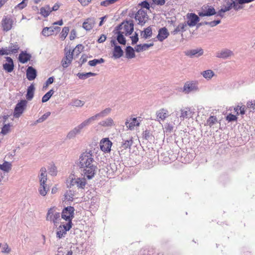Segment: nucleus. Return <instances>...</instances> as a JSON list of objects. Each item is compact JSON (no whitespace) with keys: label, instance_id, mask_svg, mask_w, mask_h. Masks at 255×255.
I'll use <instances>...</instances> for the list:
<instances>
[{"label":"nucleus","instance_id":"nucleus-1","mask_svg":"<svg viewBox=\"0 0 255 255\" xmlns=\"http://www.w3.org/2000/svg\"><path fill=\"white\" fill-rule=\"evenodd\" d=\"M94 159L91 151L83 152L79 158V166L80 168L94 165Z\"/></svg>","mask_w":255,"mask_h":255},{"label":"nucleus","instance_id":"nucleus-2","mask_svg":"<svg viewBox=\"0 0 255 255\" xmlns=\"http://www.w3.org/2000/svg\"><path fill=\"white\" fill-rule=\"evenodd\" d=\"M46 219L48 221L52 222L55 225L60 220V213L55 207L49 208L47 211Z\"/></svg>","mask_w":255,"mask_h":255},{"label":"nucleus","instance_id":"nucleus-3","mask_svg":"<svg viewBox=\"0 0 255 255\" xmlns=\"http://www.w3.org/2000/svg\"><path fill=\"white\" fill-rule=\"evenodd\" d=\"M14 23V19L10 15H4L0 22V26L3 32L11 30Z\"/></svg>","mask_w":255,"mask_h":255},{"label":"nucleus","instance_id":"nucleus-4","mask_svg":"<svg viewBox=\"0 0 255 255\" xmlns=\"http://www.w3.org/2000/svg\"><path fill=\"white\" fill-rule=\"evenodd\" d=\"M75 209L73 207L68 206L63 209L61 213L62 218L67 223H72V219L74 217Z\"/></svg>","mask_w":255,"mask_h":255},{"label":"nucleus","instance_id":"nucleus-5","mask_svg":"<svg viewBox=\"0 0 255 255\" xmlns=\"http://www.w3.org/2000/svg\"><path fill=\"white\" fill-rule=\"evenodd\" d=\"M94 119L93 117L89 118L88 119L85 120L83 123H82L80 125L76 127L73 130L70 131L68 134V136L69 137H71L77 133L80 132L81 130L84 127L90 124L92 122L94 121Z\"/></svg>","mask_w":255,"mask_h":255},{"label":"nucleus","instance_id":"nucleus-6","mask_svg":"<svg viewBox=\"0 0 255 255\" xmlns=\"http://www.w3.org/2000/svg\"><path fill=\"white\" fill-rule=\"evenodd\" d=\"M73 224L70 223H67L65 224L62 223L60 225L58 228H57L56 232V236L58 238L61 239L66 234L67 231H69L72 227Z\"/></svg>","mask_w":255,"mask_h":255},{"label":"nucleus","instance_id":"nucleus-7","mask_svg":"<svg viewBox=\"0 0 255 255\" xmlns=\"http://www.w3.org/2000/svg\"><path fill=\"white\" fill-rule=\"evenodd\" d=\"M27 102L25 100H21L16 105L14 110L13 117L16 118H18L23 113Z\"/></svg>","mask_w":255,"mask_h":255},{"label":"nucleus","instance_id":"nucleus-8","mask_svg":"<svg viewBox=\"0 0 255 255\" xmlns=\"http://www.w3.org/2000/svg\"><path fill=\"white\" fill-rule=\"evenodd\" d=\"M135 18L138 21V24L143 25L147 21L148 17L145 10L140 9L136 13Z\"/></svg>","mask_w":255,"mask_h":255},{"label":"nucleus","instance_id":"nucleus-9","mask_svg":"<svg viewBox=\"0 0 255 255\" xmlns=\"http://www.w3.org/2000/svg\"><path fill=\"white\" fill-rule=\"evenodd\" d=\"M120 31L126 35H130L133 30V23L132 21H126L121 25Z\"/></svg>","mask_w":255,"mask_h":255},{"label":"nucleus","instance_id":"nucleus-10","mask_svg":"<svg viewBox=\"0 0 255 255\" xmlns=\"http://www.w3.org/2000/svg\"><path fill=\"white\" fill-rule=\"evenodd\" d=\"M83 175L84 176L86 177L88 179H91L95 174L97 166L94 164L83 168Z\"/></svg>","mask_w":255,"mask_h":255},{"label":"nucleus","instance_id":"nucleus-11","mask_svg":"<svg viewBox=\"0 0 255 255\" xmlns=\"http://www.w3.org/2000/svg\"><path fill=\"white\" fill-rule=\"evenodd\" d=\"M216 14L215 8L208 5H204L202 7V11L198 13L200 16H211Z\"/></svg>","mask_w":255,"mask_h":255},{"label":"nucleus","instance_id":"nucleus-12","mask_svg":"<svg viewBox=\"0 0 255 255\" xmlns=\"http://www.w3.org/2000/svg\"><path fill=\"white\" fill-rule=\"evenodd\" d=\"M112 142L109 138H103L100 143L101 149L105 153H108L111 151Z\"/></svg>","mask_w":255,"mask_h":255},{"label":"nucleus","instance_id":"nucleus-13","mask_svg":"<svg viewBox=\"0 0 255 255\" xmlns=\"http://www.w3.org/2000/svg\"><path fill=\"white\" fill-rule=\"evenodd\" d=\"M157 121H164L170 116L168 110L165 108H161L156 112Z\"/></svg>","mask_w":255,"mask_h":255},{"label":"nucleus","instance_id":"nucleus-14","mask_svg":"<svg viewBox=\"0 0 255 255\" xmlns=\"http://www.w3.org/2000/svg\"><path fill=\"white\" fill-rule=\"evenodd\" d=\"M194 112L188 107H185L180 110V115L179 116L181 120L183 121L185 119L192 118Z\"/></svg>","mask_w":255,"mask_h":255},{"label":"nucleus","instance_id":"nucleus-15","mask_svg":"<svg viewBox=\"0 0 255 255\" xmlns=\"http://www.w3.org/2000/svg\"><path fill=\"white\" fill-rule=\"evenodd\" d=\"M60 30V28L58 26L49 27H46L43 29L42 31V34L44 36H49L53 35L55 33H58Z\"/></svg>","mask_w":255,"mask_h":255},{"label":"nucleus","instance_id":"nucleus-16","mask_svg":"<svg viewBox=\"0 0 255 255\" xmlns=\"http://www.w3.org/2000/svg\"><path fill=\"white\" fill-rule=\"evenodd\" d=\"M197 83L196 82H187L185 83L183 87V91L185 93H189L193 91L198 90Z\"/></svg>","mask_w":255,"mask_h":255},{"label":"nucleus","instance_id":"nucleus-17","mask_svg":"<svg viewBox=\"0 0 255 255\" xmlns=\"http://www.w3.org/2000/svg\"><path fill=\"white\" fill-rule=\"evenodd\" d=\"M188 20L187 24L190 26H195L199 21V17L195 13H188L187 15Z\"/></svg>","mask_w":255,"mask_h":255},{"label":"nucleus","instance_id":"nucleus-18","mask_svg":"<svg viewBox=\"0 0 255 255\" xmlns=\"http://www.w3.org/2000/svg\"><path fill=\"white\" fill-rule=\"evenodd\" d=\"M73 57V53L71 52L70 50L67 52L65 54V56L63 58L61 62L62 66L64 68L68 67L71 64Z\"/></svg>","mask_w":255,"mask_h":255},{"label":"nucleus","instance_id":"nucleus-19","mask_svg":"<svg viewBox=\"0 0 255 255\" xmlns=\"http://www.w3.org/2000/svg\"><path fill=\"white\" fill-rule=\"evenodd\" d=\"M7 63L3 64V68L8 73L11 72L14 69V64L12 59L9 57H5Z\"/></svg>","mask_w":255,"mask_h":255},{"label":"nucleus","instance_id":"nucleus-20","mask_svg":"<svg viewBox=\"0 0 255 255\" xmlns=\"http://www.w3.org/2000/svg\"><path fill=\"white\" fill-rule=\"evenodd\" d=\"M140 122L137 120L136 118H131L128 121L126 122V125L127 128L130 130L134 129V127H138Z\"/></svg>","mask_w":255,"mask_h":255},{"label":"nucleus","instance_id":"nucleus-21","mask_svg":"<svg viewBox=\"0 0 255 255\" xmlns=\"http://www.w3.org/2000/svg\"><path fill=\"white\" fill-rule=\"evenodd\" d=\"M95 21L93 18H88L83 23V27L86 30H90L93 28Z\"/></svg>","mask_w":255,"mask_h":255},{"label":"nucleus","instance_id":"nucleus-22","mask_svg":"<svg viewBox=\"0 0 255 255\" xmlns=\"http://www.w3.org/2000/svg\"><path fill=\"white\" fill-rule=\"evenodd\" d=\"M169 33L167 29L165 27H163L159 30L157 38L160 41H162L166 39Z\"/></svg>","mask_w":255,"mask_h":255},{"label":"nucleus","instance_id":"nucleus-23","mask_svg":"<svg viewBox=\"0 0 255 255\" xmlns=\"http://www.w3.org/2000/svg\"><path fill=\"white\" fill-rule=\"evenodd\" d=\"M36 77V71L32 67H28L26 70V77L28 80H34Z\"/></svg>","mask_w":255,"mask_h":255},{"label":"nucleus","instance_id":"nucleus-24","mask_svg":"<svg viewBox=\"0 0 255 255\" xmlns=\"http://www.w3.org/2000/svg\"><path fill=\"white\" fill-rule=\"evenodd\" d=\"M100 126L104 127H112L115 126L113 120L111 118H108L105 120L102 121L99 124Z\"/></svg>","mask_w":255,"mask_h":255},{"label":"nucleus","instance_id":"nucleus-25","mask_svg":"<svg viewBox=\"0 0 255 255\" xmlns=\"http://www.w3.org/2000/svg\"><path fill=\"white\" fill-rule=\"evenodd\" d=\"M153 45V44H139L137 45L135 47V51L137 52H140L146 50H147L150 47H151Z\"/></svg>","mask_w":255,"mask_h":255},{"label":"nucleus","instance_id":"nucleus-26","mask_svg":"<svg viewBox=\"0 0 255 255\" xmlns=\"http://www.w3.org/2000/svg\"><path fill=\"white\" fill-rule=\"evenodd\" d=\"M47 180L46 169L45 167H42L40 169V174L39 176L40 183H44Z\"/></svg>","mask_w":255,"mask_h":255},{"label":"nucleus","instance_id":"nucleus-27","mask_svg":"<svg viewBox=\"0 0 255 255\" xmlns=\"http://www.w3.org/2000/svg\"><path fill=\"white\" fill-rule=\"evenodd\" d=\"M40 14L44 17H47L52 12L51 7L49 5H46L40 8Z\"/></svg>","mask_w":255,"mask_h":255},{"label":"nucleus","instance_id":"nucleus-28","mask_svg":"<svg viewBox=\"0 0 255 255\" xmlns=\"http://www.w3.org/2000/svg\"><path fill=\"white\" fill-rule=\"evenodd\" d=\"M233 52L229 50H225L217 53V56L219 58H226L233 55Z\"/></svg>","mask_w":255,"mask_h":255},{"label":"nucleus","instance_id":"nucleus-29","mask_svg":"<svg viewBox=\"0 0 255 255\" xmlns=\"http://www.w3.org/2000/svg\"><path fill=\"white\" fill-rule=\"evenodd\" d=\"M48 190H49V187L45 184V183H40L39 192L42 196H45L47 194Z\"/></svg>","mask_w":255,"mask_h":255},{"label":"nucleus","instance_id":"nucleus-30","mask_svg":"<svg viewBox=\"0 0 255 255\" xmlns=\"http://www.w3.org/2000/svg\"><path fill=\"white\" fill-rule=\"evenodd\" d=\"M34 86L33 84H31L30 86L28 87L27 94H26V99L28 100H31L34 95Z\"/></svg>","mask_w":255,"mask_h":255},{"label":"nucleus","instance_id":"nucleus-31","mask_svg":"<svg viewBox=\"0 0 255 255\" xmlns=\"http://www.w3.org/2000/svg\"><path fill=\"white\" fill-rule=\"evenodd\" d=\"M133 144L132 137H131L129 140H124L122 144L121 148L123 149H130Z\"/></svg>","mask_w":255,"mask_h":255},{"label":"nucleus","instance_id":"nucleus-32","mask_svg":"<svg viewBox=\"0 0 255 255\" xmlns=\"http://www.w3.org/2000/svg\"><path fill=\"white\" fill-rule=\"evenodd\" d=\"M111 111V109L110 108H107L103 110V111L101 112L100 113L95 115V116H93L94 120L95 121L97 118H101V117H104L107 115H108Z\"/></svg>","mask_w":255,"mask_h":255},{"label":"nucleus","instance_id":"nucleus-33","mask_svg":"<svg viewBox=\"0 0 255 255\" xmlns=\"http://www.w3.org/2000/svg\"><path fill=\"white\" fill-rule=\"evenodd\" d=\"M30 56L28 54L22 52L19 55V61L22 63H25L30 60Z\"/></svg>","mask_w":255,"mask_h":255},{"label":"nucleus","instance_id":"nucleus-34","mask_svg":"<svg viewBox=\"0 0 255 255\" xmlns=\"http://www.w3.org/2000/svg\"><path fill=\"white\" fill-rule=\"evenodd\" d=\"M152 34V29L151 27L149 26L145 28L143 31H142L141 33V35L144 39H146L148 37L151 36Z\"/></svg>","mask_w":255,"mask_h":255},{"label":"nucleus","instance_id":"nucleus-35","mask_svg":"<svg viewBox=\"0 0 255 255\" xmlns=\"http://www.w3.org/2000/svg\"><path fill=\"white\" fill-rule=\"evenodd\" d=\"M11 169V164L7 161H4L3 164H0V169L4 171L8 172Z\"/></svg>","mask_w":255,"mask_h":255},{"label":"nucleus","instance_id":"nucleus-36","mask_svg":"<svg viewBox=\"0 0 255 255\" xmlns=\"http://www.w3.org/2000/svg\"><path fill=\"white\" fill-rule=\"evenodd\" d=\"M86 184V180L85 177L76 178V185L79 188H84Z\"/></svg>","mask_w":255,"mask_h":255},{"label":"nucleus","instance_id":"nucleus-37","mask_svg":"<svg viewBox=\"0 0 255 255\" xmlns=\"http://www.w3.org/2000/svg\"><path fill=\"white\" fill-rule=\"evenodd\" d=\"M123 51L120 46H115L114 51L113 55L116 58H120L122 56Z\"/></svg>","mask_w":255,"mask_h":255},{"label":"nucleus","instance_id":"nucleus-38","mask_svg":"<svg viewBox=\"0 0 255 255\" xmlns=\"http://www.w3.org/2000/svg\"><path fill=\"white\" fill-rule=\"evenodd\" d=\"M203 53V51L202 49H193L189 51H188L187 52V55L192 56L194 55L200 56L202 55Z\"/></svg>","mask_w":255,"mask_h":255},{"label":"nucleus","instance_id":"nucleus-39","mask_svg":"<svg viewBox=\"0 0 255 255\" xmlns=\"http://www.w3.org/2000/svg\"><path fill=\"white\" fill-rule=\"evenodd\" d=\"M126 56L128 58H132L135 57L134 50L130 46H128L127 48L126 49Z\"/></svg>","mask_w":255,"mask_h":255},{"label":"nucleus","instance_id":"nucleus-40","mask_svg":"<svg viewBox=\"0 0 255 255\" xmlns=\"http://www.w3.org/2000/svg\"><path fill=\"white\" fill-rule=\"evenodd\" d=\"M69 28L67 26H65L63 28L60 34V38L61 40H64L67 37L69 32Z\"/></svg>","mask_w":255,"mask_h":255},{"label":"nucleus","instance_id":"nucleus-41","mask_svg":"<svg viewBox=\"0 0 255 255\" xmlns=\"http://www.w3.org/2000/svg\"><path fill=\"white\" fill-rule=\"evenodd\" d=\"M234 110L236 112L237 115L239 114L244 115L246 112V108L244 105L242 106L238 105L234 108Z\"/></svg>","mask_w":255,"mask_h":255},{"label":"nucleus","instance_id":"nucleus-42","mask_svg":"<svg viewBox=\"0 0 255 255\" xmlns=\"http://www.w3.org/2000/svg\"><path fill=\"white\" fill-rule=\"evenodd\" d=\"M83 48L84 47L82 44H78L75 47L72 51H71V52L73 53V55L75 54L77 56L81 53Z\"/></svg>","mask_w":255,"mask_h":255},{"label":"nucleus","instance_id":"nucleus-43","mask_svg":"<svg viewBox=\"0 0 255 255\" xmlns=\"http://www.w3.org/2000/svg\"><path fill=\"white\" fill-rule=\"evenodd\" d=\"M186 23L179 24L172 32L174 34H176L178 32H183L185 30V28L186 27Z\"/></svg>","mask_w":255,"mask_h":255},{"label":"nucleus","instance_id":"nucleus-44","mask_svg":"<svg viewBox=\"0 0 255 255\" xmlns=\"http://www.w3.org/2000/svg\"><path fill=\"white\" fill-rule=\"evenodd\" d=\"M19 47L17 43H11L10 45L8 47V50L11 53H16L17 52Z\"/></svg>","mask_w":255,"mask_h":255},{"label":"nucleus","instance_id":"nucleus-45","mask_svg":"<svg viewBox=\"0 0 255 255\" xmlns=\"http://www.w3.org/2000/svg\"><path fill=\"white\" fill-rule=\"evenodd\" d=\"M217 122V119L215 116H211L207 120L206 125L212 127Z\"/></svg>","mask_w":255,"mask_h":255},{"label":"nucleus","instance_id":"nucleus-46","mask_svg":"<svg viewBox=\"0 0 255 255\" xmlns=\"http://www.w3.org/2000/svg\"><path fill=\"white\" fill-rule=\"evenodd\" d=\"M124 33H122L120 31L118 32L117 40L121 44L125 45L126 40L124 36Z\"/></svg>","mask_w":255,"mask_h":255},{"label":"nucleus","instance_id":"nucleus-47","mask_svg":"<svg viewBox=\"0 0 255 255\" xmlns=\"http://www.w3.org/2000/svg\"><path fill=\"white\" fill-rule=\"evenodd\" d=\"M11 125L10 124H5L1 128V133L3 135H5L8 133L10 130Z\"/></svg>","mask_w":255,"mask_h":255},{"label":"nucleus","instance_id":"nucleus-48","mask_svg":"<svg viewBox=\"0 0 255 255\" xmlns=\"http://www.w3.org/2000/svg\"><path fill=\"white\" fill-rule=\"evenodd\" d=\"M67 184L68 187L76 185V179L73 178V175L69 176L67 180Z\"/></svg>","mask_w":255,"mask_h":255},{"label":"nucleus","instance_id":"nucleus-49","mask_svg":"<svg viewBox=\"0 0 255 255\" xmlns=\"http://www.w3.org/2000/svg\"><path fill=\"white\" fill-rule=\"evenodd\" d=\"M53 93V91L52 90H50L43 96L42 98V102L43 103H45L48 101L49 99L51 98V97L52 96Z\"/></svg>","mask_w":255,"mask_h":255},{"label":"nucleus","instance_id":"nucleus-50","mask_svg":"<svg viewBox=\"0 0 255 255\" xmlns=\"http://www.w3.org/2000/svg\"><path fill=\"white\" fill-rule=\"evenodd\" d=\"M104 62V60L103 58H100L99 59H93L92 60H90L89 61V65L91 66H95L98 64L103 63Z\"/></svg>","mask_w":255,"mask_h":255},{"label":"nucleus","instance_id":"nucleus-51","mask_svg":"<svg viewBox=\"0 0 255 255\" xmlns=\"http://www.w3.org/2000/svg\"><path fill=\"white\" fill-rule=\"evenodd\" d=\"M203 76L206 79H211L214 75L213 72L211 70H208L203 72Z\"/></svg>","mask_w":255,"mask_h":255},{"label":"nucleus","instance_id":"nucleus-52","mask_svg":"<svg viewBox=\"0 0 255 255\" xmlns=\"http://www.w3.org/2000/svg\"><path fill=\"white\" fill-rule=\"evenodd\" d=\"M118 0H106L101 1L100 3L101 5L104 6H108L111 4H112L117 1Z\"/></svg>","mask_w":255,"mask_h":255},{"label":"nucleus","instance_id":"nucleus-53","mask_svg":"<svg viewBox=\"0 0 255 255\" xmlns=\"http://www.w3.org/2000/svg\"><path fill=\"white\" fill-rule=\"evenodd\" d=\"M233 3H231V1H228L226 5H225L221 8V11L226 12L230 10L233 7Z\"/></svg>","mask_w":255,"mask_h":255},{"label":"nucleus","instance_id":"nucleus-54","mask_svg":"<svg viewBox=\"0 0 255 255\" xmlns=\"http://www.w3.org/2000/svg\"><path fill=\"white\" fill-rule=\"evenodd\" d=\"M237 119H238V118L236 116V115H234L232 114H229L226 117V120L228 122L236 121L237 120Z\"/></svg>","mask_w":255,"mask_h":255},{"label":"nucleus","instance_id":"nucleus-55","mask_svg":"<svg viewBox=\"0 0 255 255\" xmlns=\"http://www.w3.org/2000/svg\"><path fill=\"white\" fill-rule=\"evenodd\" d=\"M73 198V195L71 193V191L69 192H66L64 195V199L65 200L71 201Z\"/></svg>","mask_w":255,"mask_h":255},{"label":"nucleus","instance_id":"nucleus-56","mask_svg":"<svg viewBox=\"0 0 255 255\" xmlns=\"http://www.w3.org/2000/svg\"><path fill=\"white\" fill-rule=\"evenodd\" d=\"M84 102L78 99L74 100L73 102V105L76 107H81L83 106Z\"/></svg>","mask_w":255,"mask_h":255},{"label":"nucleus","instance_id":"nucleus-57","mask_svg":"<svg viewBox=\"0 0 255 255\" xmlns=\"http://www.w3.org/2000/svg\"><path fill=\"white\" fill-rule=\"evenodd\" d=\"M10 251L11 249L10 248H9L8 245L7 244H5L2 248L1 252L2 253L8 254L10 252Z\"/></svg>","mask_w":255,"mask_h":255},{"label":"nucleus","instance_id":"nucleus-58","mask_svg":"<svg viewBox=\"0 0 255 255\" xmlns=\"http://www.w3.org/2000/svg\"><path fill=\"white\" fill-rule=\"evenodd\" d=\"M220 22H221L220 20H214V21H210V22H205V24H208L210 26L213 27V26H215L217 25V24H219Z\"/></svg>","mask_w":255,"mask_h":255},{"label":"nucleus","instance_id":"nucleus-59","mask_svg":"<svg viewBox=\"0 0 255 255\" xmlns=\"http://www.w3.org/2000/svg\"><path fill=\"white\" fill-rule=\"evenodd\" d=\"M50 115V112H47L46 114H44L41 118H40L38 120V122H42L44 120H45Z\"/></svg>","mask_w":255,"mask_h":255},{"label":"nucleus","instance_id":"nucleus-60","mask_svg":"<svg viewBox=\"0 0 255 255\" xmlns=\"http://www.w3.org/2000/svg\"><path fill=\"white\" fill-rule=\"evenodd\" d=\"M10 54L9 51L7 48L0 49V55H8Z\"/></svg>","mask_w":255,"mask_h":255},{"label":"nucleus","instance_id":"nucleus-61","mask_svg":"<svg viewBox=\"0 0 255 255\" xmlns=\"http://www.w3.org/2000/svg\"><path fill=\"white\" fill-rule=\"evenodd\" d=\"M247 106L249 108L254 109L255 107V100L249 101L247 104Z\"/></svg>","mask_w":255,"mask_h":255},{"label":"nucleus","instance_id":"nucleus-62","mask_svg":"<svg viewBox=\"0 0 255 255\" xmlns=\"http://www.w3.org/2000/svg\"><path fill=\"white\" fill-rule=\"evenodd\" d=\"M80 3L83 6H87L91 2L92 0H78Z\"/></svg>","mask_w":255,"mask_h":255},{"label":"nucleus","instance_id":"nucleus-63","mask_svg":"<svg viewBox=\"0 0 255 255\" xmlns=\"http://www.w3.org/2000/svg\"><path fill=\"white\" fill-rule=\"evenodd\" d=\"M230 1H231V3H233V7L235 10H238L240 8H242V7L239 4V3L238 2L236 3L235 1H233L232 0H231Z\"/></svg>","mask_w":255,"mask_h":255},{"label":"nucleus","instance_id":"nucleus-64","mask_svg":"<svg viewBox=\"0 0 255 255\" xmlns=\"http://www.w3.org/2000/svg\"><path fill=\"white\" fill-rule=\"evenodd\" d=\"M56 167L54 165L52 166L49 171L50 174L52 175H55L56 174Z\"/></svg>","mask_w":255,"mask_h":255}]
</instances>
